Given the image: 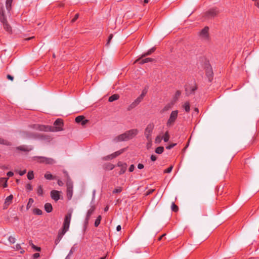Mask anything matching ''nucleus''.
I'll list each match as a JSON object with an SVG mask.
<instances>
[{"mask_svg":"<svg viewBox=\"0 0 259 259\" xmlns=\"http://www.w3.org/2000/svg\"><path fill=\"white\" fill-rule=\"evenodd\" d=\"M162 139V138L160 136H158L155 140V143L156 144H159L161 142V140Z\"/></svg>","mask_w":259,"mask_h":259,"instance_id":"obj_42","label":"nucleus"},{"mask_svg":"<svg viewBox=\"0 0 259 259\" xmlns=\"http://www.w3.org/2000/svg\"><path fill=\"white\" fill-rule=\"evenodd\" d=\"M157 159V157L155 155H152L151 156V160L154 161L156 160Z\"/></svg>","mask_w":259,"mask_h":259,"instance_id":"obj_55","label":"nucleus"},{"mask_svg":"<svg viewBox=\"0 0 259 259\" xmlns=\"http://www.w3.org/2000/svg\"><path fill=\"white\" fill-rule=\"evenodd\" d=\"M154 127L153 124H149L147 125L145 131V136L148 141L151 142V135Z\"/></svg>","mask_w":259,"mask_h":259,"instance_id":"obj_7","label":"nucleus"},{"mask_svg":"<svg viewBox=\"0 0 259 259\" xmlns=\"http://www.w3.org/2000/svg\"><path fill=\"white\" fill-rule=\"evenodd\" d=\"M89 122V120L87 119H84L81 122V124L82 125H84L86 123H87Z\"/></svg>","mask_w":259,"mask_h":259,"instance_id":"obj_50","label":"nucleus"},{"mask_svg":"<svg viewBox=\"0 0 259 259\" xmlns=\"http://www.w3.org/2000/svg\"><path fill=\"white\" fill-rule=\"evenodd\" d=\"M79 15L78 14H76L74 17V18L72 20L71 22H75L76 19L78 18Z\"/></svg>","mask_w":259,"mask_h":259,"instance_id":"obj_54","label":"nucleus"},{"mask_svg":"<svg viewBox=\"0 0 259 259\" xmlns=\"http://www.w3.org/2000/svg\"><path fill=\"white\" fill-rule=\"evenodd\" d=\"M33 202H34V201H33V199H32V198H29V199L28 202V203L27 204V206H26L27 209L29 208L31 206V205H32V203H33Z\"/></svg>","mask_w":259,"mask_h":259,"instance_id":"obj_36","label":"nucleus"},{"mask_svg":"<svg viewBox=\"0 0 259 259\" xmlns=\"http://www.w3.org/2000/svg\"><path fill=\"white\" fill-rule=\"evenodd\" d=\"M8 240L10 244H14L16 242V239L13 236H10Z\"/></svg>","mask_w":259,"mask_h":259,"instance_id":"obj_28","label":"nucleus"},{"mask_svg":"<svg viewBox=\"0 0 259 259\" xmlns=\"http://www.w3.org/2000/svg\"><path fill=\"white\" fill-rule=\"evenodd\" d=\"M114 167V165L112 164H110L109 165H108V168L109 169H113Z\"/></svg>","mask_w":259,"mask_h":259,"instance_id":"obj_57","label":"nucleus"},{"mask_svg":"<svg viewBox=\"0 0 259 259\" xmlns=\"http://www.w3.org/2000/svg\"><path fill=\"white\" fill-rule=\"evenodd\" d=\"M119 97V96L118 95H117V94H114V95H112L111 96H110L109 98L108 101L109 102H113V101L118 99Z\"/></svg>","mask_w":259,"mask_h":259,"instance_id":"obj_26","label":"nucleus"},{"mask_svg":"<svg viewBox=\"0 0 259 259\" xmlns=\"http://www.w3.org/2000/svg\"><path fill=\"white\" fill-rule=\"evenodd\" d=\"M140 101H139L138 100V99H136L127 108V110H131L133 109H134V108H135L138 105H139L140 104Z\"/></svg>","mask_w":259,"mask_h":259,"instance_id":"obj_19","label":"nucleus"},{"mask_svg":"<svg viewBox=\"0 0 259 259\" xmlns=\"http://www.w3.org/2000/svg\"><path fill=\"white\" fill-rule=\"evenodd\" d=\"M255 5L259 8V0H255Z\"/></svg>","mask_w":259,"mask_h":259,"instance_id":"obj_63","label":"nucleus"},{"mask_svg":"<svg viewBox=\"0 0 259 259\" xmlns=\"http://www.w3.org/2000/svg\"><path fill=\"white\" fill-rule=\"evenodd\" d=\"M45 178L47 180H52L54 179L53 175L49 172H47L45 175Z\"/></svg>","mask_w":259,"mask_h":259,"instance_id":"obj_32","label":"nucleus"},{"mask_svg":"<svg viewBox=\"0 0 259 259\" xmlns=\"http://www.w3.org/2000/svg\"><path fill=\"white\" fill-rule=\"evenodd\" d=\"M16 149L22 151H29L31 150H32V148H28L27 146L23 145V146H20L16 147Z\"/></svg>","mask_w":259,"mask_h":259,"instance_id":"obj_23","label":"nucleus"},{"mask_svg":"<svg viewBox=\"0 0 259 259\" xmlns=\"http://www.w3.org/2000/svg\"><path fill=\"white\" fill-rule=\"evenodd\" d=\"M39 256V254L38 253H35L33 254V258H36Z\"/></svg>","mask_w":259,"mask_h":259,"instance_id":"obj_61","label":"nucleus"},{"mask_svg":"<svg viewBox=\"0 0 259 259\" xmlns=\"http://www.w3.org/2000/svg\"><path fill=\"white\" fill-rule=\"evenodd\" d=\"M114 141L116 142H119V141H127V139L126 138V136L124 135V133L123 134H121L117 137H116L114 139Z\"/></svg>","mask_w":259,"mask_h":259,"instance_id":"obj_21","label":"nucleus"},{"mask_svg":"<svg viewBox=\"0 0 259 259\" xmlns=\"http://www.w3.org/2000/svg\"><path fill=\"white\" fill-rule=\"evenodd\" d=\"M13 0H7L6 7L0 6V21L4 29L9 33L12 32V28L7 21V18L10 17Z\"/></svg>","mask_w":259,"mask_h":259,"instance_id":"obj_1","label":"nucleus"},{"mask_svg":"<svg viewBox=\"0 0 259 259\" xmlns=\"http://www.w3.org/2000/svg\"><path fill=\"white\" fill-rule=\"evenodd\" d=\"M143 98H144V97H142V96H140L139 97H138L137 98V99H138V100L139 101H140V102H141L143 100Z\"/></svg>","mask_w":259,"mask_h":259,"instance_id":"obj_59","label":"nucleus"},{"mask_svg":"<svg viewBox=\"0 0 259 259\" xmlns=\"http://www.w3.org/2000/svg\"><path fill=\"white\" fill-rule=\"evenodd\" d=\"M95 209V206L94 205H93L91 206V208L88 210V211L87 213L86 218H85V222H84L85 224L87 225L88 224V222L90 218V217L91 216V215L94 211Z\"/></svg>","mask_w":259,"mask_h":259,"instance_id":"obj_10","label":"nucleus"},{"mask_svg":"<svg viewBox=\"0 0 259 259\" xmlns=\"http://www.w3.org/2000/svg\"><path fill=\"white\" fill-rule=\"evenodd\" d=\"M153 60V59L152 58H146L145 59H143L142 60L140 63V64H144V63H148V62H151Z\"/></svg>","mask_w":259,"mask_h":259,"instance_id":"obj_29","label":"nucleus"},{"mask_svg":"<svg viewBox=\"0 0 259 259\" xmlns=\"http://www.w3.org/2000/svg\"><path fill=\"white\" fill-rule=\"evenodd\" d=\"M0 144H4V145H10L11 143L3 139L0 138Z\"/></svg>","mask_w":259,"mask_h":259,"instance_id":"obj_37","label":"nucleus"},{"mask_svg":"<svg viewBox=\"0 0 259 259\" xmlns=\"http://www.w3.org/2000/svg\"><path fill=\"white\" fill-rule=\"evenodd\" d=\"M26 189L29 191H31L32 190V187L30 184H28L26 185Z\"/></svg>","mask_w":259,"mask_h":259,"instance_id":"obj_48","label":"nucleus"},{"mask_svg":"<svg viewBox=\"0 0 259 259\" xmlns=\"http://www.w3.org/2000/svg\"><path fill=\"white\" fill-rule=\"evenodd\" d=\"M66 175L67 176V181L66 182L67 187V196L69 199H71L73 195V183L68 177L67 174Z\"/></svg>","mask_w":259,"mask_h":259,"instance_id":"obj_5","label":"nucleus"},{"mask_svg":"<svg viewBox=\"0 0 259 259\" xmlns=\"http://www.w3.org/2000/svg\"><path fill=\"white\" fill-rule=\"evenodd\" d=\"M26 172V170H24L23 171H20L19 172V175L20 176H23V175H24L25 173Z\"/></svg>","mask_w":259,"mask_h":259,"instance_id":"obj_62","label":"nucleus"},{"mask_svg":"<svg viewBox=\"0 0 259 259\" xmlns=\"http://www.w3.org/2000/svg\"><path fill=\"white\" fill-rule=\"evenodd\" d=\"M164 148L163 147H158L155 150V152L157 154H161L163 152Z\"/></svg>","mask_w":259,"mask_h":259,"instance_id":"obj_30","label":"nucleus"},{"mask_svg":"<svg viewBox=\"0 0 259 259\" xmlns=\"http://www.w3.org/2000/svg\"><path fill=\"white\" fill-rule=\"evenodd\" d=\"M138 168H139V169H142V168H144V165L143 164L139 163L138 165Z\"/></svg>","mask_w":259,"mask_h":259,"instance_id":"obj_58","label":"nucleus"},{"mask_svg":"<svg viewBox=\"0 0 259 259\" xmlns=\"http://www.w3.org/2000/svg\"><path fill=\"white\" fill-rule=\"evenodd\" d=\"M54 125V126H51L38 124L35 125V128L39 131L52 132H59L63 130L62 128L63 123L61 119H57L55 121Z\"/></svg>","mask_w":259,"mask_h":259,"instance_id":"obj_2","label":"nucleus"},{"mask_svg":"<svg viewBox=\"0 0 259 259\" xmlns=\"http://www.w3.org/2000/svg\"><path fill=\"white\" fill-rule=\"evenodd\" d=\"M8 180V178H2L0 179V184H2L3 185V187L4 188H6L7 187V181Z\"/></svg>","mask_w":259,"mask_h":259,"instance_id":"obj_27","label":"nucleus"},{"mask_svg":"<svg viewBox=\"0 0 259 259\" xmlns=\"http://www.w3.org/2000/svg\"><path fill=\"white\" fill-rule=\"evenodd\" d=\"M171 209L175 212H177L179 210L178 207L174 203H172L171 204Z\"/></svg>","mask_w":259,"mask_h":259,"instance_id":"obj_41","label":"nucleus"},{"mask_svg":"<svg viewBox=\"0 0 259 259\" xmlns=\"http://www.w3.org/2000/svg\"><path fill=\"white\" fill-rule=\"evenodd\" d=\"M32 159L33 160L37 161L40 163H44L48 164H53L56 163V161L54 159L49 157L34 156Z\"/></svg>","mask_w":259,"mask_h":259,"instance_id":"obj_3","label":"nucleus"},{"mask_svg":"<svg viewBox=\"0 0 259 259\" xmlns=\"http://www.w3.org/2000/svg\"><path fill=\"white\" fill-rule=\"evenodd\" d=\"M72 210H70L65 217L63 224V229L68 230L69 227L70 222L72 215Z\"/></svg>","mask_w":259,"mask_h":259,"instance_id":"obj_8","label":"nucleus"},{"mask_svg":"<svg viewBox=\"0 0 259 259\" xmlns=\"http://www.w3.org/2000/svg\"><path fill=\"white\" fill-rule=\"evenodd\" d=\"M30 245L32 246V247L33 248H34V249H35L36 250H37V251H40V247H36V246H35L32 243H30Z\"/></svg>","mask_w":259,"mask_h":259,"instance_id":"obj_47","label":"nucleus"},{"mask_svg":"<svg viewBox=\"0 0 259 259\" xmlns=\"http://www.w3.org/2000/svg\"><path fill=\"white\" fill-rule=\"evenodd\" d=\"M15 249L17 250H20L21 249V246H20V244H17L15 247Z\"/></svg>","mask_w":259,"mask_h":259,"instance_id":"obj_49","label":"nucleus"},{"mask_svg":"<svg viewBox=\"0 0 259 259\" xmlns=\"http://www.w3.org/2000/svg\"><path fill=\"white\" fill-rule=\"evenodd\" d=\"M121 191H122L121 187H118V188H116L113 191V193H120Z\"/></svg>","mask_w":259,"mask_h":259,"instance_id":"obj_45","label":"nucleus"},{"mask_svg":"<svg viewBox=\"0 0 259 259\" xmlns=\"http://www.w3.org/2000/svg\"><path fill=\"white\" fill-rule=\"evenodd\" d=\"M218 13V11L215 9H211L206 13V16L208 17L212 18L215 16Z\"/></svg>","mask_w":259,"mask_h":259,"instance_id":"obj_15","label":"nucleus"},{"mask_svg":"<svg viewBox=\"0 0 259 259\" xmlns=\"http://www.w3.org/2000/svg\"><path fill=\"white\" fill-rule=\"evenodd\" d=\"M135 169V166L134 164H132L130 166V168H129V171L132 172Z\"/></svg>","mask_w":259,"mask_h":259,"instance_id":"obj_53","label":"nucleus"},{"mask_svg":"<svg viewBox=\"0 0 259 259\" xmlns=\"http://www.w3.org/2000/svg\"><path fill=\"white\" fill-rule=\"evenodd\" d=\"M169 139V136L168 133L167 132H166L165 133V135L163 137V140L165 142H166L168 141Z\"/></svg>","mask_w":259,"mask_h":259,"instance_id":"obj_39","label":"nucleus"},{"mask_svg":"<svg viewBox=\"0 0 259 259\" xmlns=\"http://www.w3.org/2000/svg\"><path fill=\"white\" fill-rule=\"evenodd\" d=\"M101 218H102L101 216L99 215L96 220L95 222V226L96 227H98L99 225L101 220Z\"/></svg>","mask_w":259,"mask_h":259,"instance_id":"obj_33","label":"nucleus"},{"mask_svg":"<svg viewBox=\"0 0 259 259\" xmlns=\"http://www.w3.org/2000/svg\"><path fill=\"white\" fill-rule=\"evenodd\" d=\"M196 89H197L196 87H193L190 88V90H189V87H187L186 88V94L189 95L191 94L194 93V92L196 90Z\"/></svg>","mask_w":259,"mask_h":259,"instance_id":"obj_22","label":"nucleus"},{"mask_svg":"<svg viewBox=\"0 0 259 259\" xmlns=\"http://www.w3.org/2000/svg\"><path fill=\"white\" fill-rule=\"evenodd\" d=\"M84 117L83 116H78L76 117L75 121L77 123H80L84 119Z\"/></svg>","mask_w":259,"mask_h":259,"instance_id":"obj_31","label":"nucleus"},{"mask_svg":"<svg viewBox=\"0 0 259 259\" xmlns=\"http://www.w3.org/2000/svg\"><path fill=\"white\" fill-rule=\"evenodd\" d=\"M27 178L29 180H32L34 178L33 171H29L27 174Z\"/></svg>","mask_w":259,"mask_h":259,"instance_id":"obj_35","label":"nucleus"},{"mask_svg":"<svg viewBox=\"0 0 259 259\" xmlns=\"http://www.w3.org/2000/svg\"><path fill=\"white\" fill-rule=\"evenodd\" d=\"M123 152V150L122 149V150H120L119 151H116L115 152H114V153L111 154V155H109L108 156H107L106 157V158H105L106 160H108V159H113L115 157H116V156L119 155L120 154H121L122 152Z\"/></svg>","mask_w":259,"mask_h":259,"instance_id":"obj_14","label":"nucleus"},{"mask_svg":"<svg viewBox=\"0 0 259 259\" xmlns=\"http://www.w3.org/2000/svg\"><path fill=\"white\" fill-rule=\"evenodd\" d=\"M178 111L177 110L172 111L170 115L169 118H168L166 125L167 126H171L174 125L175 121L176 120L178 117Z\"/></svg>","mask_w":259,"mask_h":259,"instance_id":"obj_6","label":"nucleus"},{"mask_svg":"<svg viewBox=\"0 0 259 259\" xmlns=\"http://www.w3.org/2000/svg\"><path fill=\"white\" fill-rule=\"evenodd\" d=\"M180 95H181V92L180 91H178L176 93L175 98L176 99H178L179 98V97L180 96Z\"/></svg>","mask_w":259,"mask_h":259,"instance_id":"obj_52","label":"nucleus"},{"mask_svg":"<svg viewBox=\"0 0 259 259\" xmlns=\"http://www.w3.org/2000/svg\"><path fill=\"white\" fill-rule=\"evenodd\" d=\"M172 104H168L165 105L164 108L161 110L160 112L163 113L164 112L169 110L171 109Z\"/></svg>","mask_w":259,"mask_h":259,"instance_id":"obj_25","label":"nucleus"},{"mask_svg":"<svg viewBox=\"0 0 259 259\" xmlns=\"http://www.w3.org/2000/svg\"><path fill=\"white\" fill-rule=\"evenodd\" d=\"M117 166L120 167V170L119 171L120 175L123 174L125 172L127 168V164L125 163L119 161L117 163Z\"/></svg>","mask_w":259,"mask_h":259,"instance_id":"obj_12","label":"nucleus"},{"mask_svg":"<svg viewBox=\"0 0 259 259\" xmlns=\"http://www.w3.org/2000/svg\"><path fill=\"white\" fill-rule=\"evenodd\" d=\"M184 108L186 112H189L190 110V104L188 102H186L184 105Z\"/></svg>","mask_w":259,"mask_h":259,"instance_id":"obj_34","label":"nucleus"},{"mask_svg":"<svg viewBox=\"0 0 259 259\" xmlns=\"http://www.w3.org/2000/svg\"><path fill=\"white\" fill-rule=\"evenodd\" d=\"M75 248L74 247H72L71 248V250H70L68 256H67V257L65 259H67L69 255H71L73 253V252L75 251Z\"/></svg>","mask_w":259,"mask_h":259,"instance_id":"obj_46","label":"nucleus"},{"mask_svg":"<svg viewBox=\"0 0 259 259\" xmlns=\"http://www.w3.org/2000/svg\"><path fill=\"white\" fill-rule=\"evenodd\" d=\"M155 50V48H152V49H150V50H149L147 52H146V53H145L143 54L141 56V58H139V59H138L136 60L134 62V64H135V63H137V62L138 61H139V60H141V59L142 58H143V57H145L147 56H148V55H150L151 54H152L153 52H154Z\"/></svg>","mask_w":259,"mask_h":259,"instance_id":"obj_17","label":"nucleus"},{"mask_svg":"<svg viewBox=\"0 0 259 259\" xmlns=\"http://www.w3.org/2000/svg\"><path fill=\"white\" fill-rule=\"evenodd\" d=\"M51 195L52 199L57 201L60 198V192L56 190H53L51 192Z\"/></svg>","mask_w":259,"mask_h":259,"instance_id":"obj_13","label":"nucleus"},{"mask_svg":"<svg viewBox=\"0 0 259 259\" xmlns=\"http://www.w3.org/2000/svg\"><path fill=\"white\" fill-rule=\"evenodd\" d=\"M14 175L13 172L12 171H9L7 173V175L9 176V177H12Z\"/></svg>","mask_w":259,"mask_h":259,"instance_id":"obj_64","label":"nucleus"},{"mask_svg":"<svg viewBox=\"0 0 259 259\" xmlns=\"http://www.w3.org/2000/svg\"><path fill=\"white\" fill-rule=\"evenodd\" d=\"M147 91H148V87H146L143 90H142V94H141L140 96L144 97L146 95V94H147Z\"/></svg>","mask_w":259,"mask_h":259,"instance_id":"obj_40","label":"nucleus"},{"mask_svg":"<svg viewBox=\"0 0 259 259\" xmlns=\"http://www.w3.org/2000/svg\"><path fill=\"white\" fill-rule=\"evenodd\" d=\"M112 37H113V35L112 34H110L109 35V38H108V41H107V45H108L109 44V42L110 41V40H111Z\"/></svg>","mask_w":259,"mask_h":259,"instance_id":"obj_56","label":"nucleus"},{"mask_svg":"<svg viewBox=\"0 0 259 259\" xmlns=\"http://www.w3.org/2000/svg\"><path fill=\"white\" fill-rule=\"evenodd\" d=\"M66 232H67V230L63 229L62 232L59 233L58 237L56 239L55 241L56 245H57L59 243V242L60 241L61 238H62L63 236Z\"/></svg>","mask_w":259,"mask_h":259,"instance_id":"obj_18","label":"nucleus"},{"mask_svg":"<svg viewBox=\"0 0 259 259\" xmlns=\"http://www.w3.org/2000/svg\"><path fill=\"white\" fill-rule=\"evenodd\" d=\"M138 134L137 130H132L128 131L124 133L125 136H126V138L127 140L132 139Z\"/></svg>","mask_w":259,"mask_h":259,"instance_id":"obj_9","label":"nucleus"},{"mask_svg":"<svg viewBox=\"0 0 259 259\" xmlns=\"http://www.w3.org/2000/svg\"><path fill=\"white\" fill-rule=\"evenodd\" d=\"M7 78H8L9 79H10V80H12V81H13V79H14V77H13L12 75H7Z\"/></svg>","mask_w":259,"mask_h":259,"instance_id":"obj_60","label":"nucleus"},{"mask_svg":"<svg viewBox=\"0 0 259 259\" xmlns=\"http://www.w3.org/2000/svg\"><path fill=\"white\" fill-rule=\"evenodd\" d=\"M17 137L18 138L22 140L31 138H35L36 137L35 135L34 134L27 131L20 132L18 134Z\"/></svg>","mask_w":259,"mask_h":259,"instance_id":"obj_4","label":"nucleus"},{"mask_svg":"<svg viewBox=\"0 0 259 259\" xmlns=\"http://www.w3.org/2000/svg\"><path fill=\"white\" fill-rule=\"evenodd\" d=\"M206 75L208 77L209 80L210 81L212 78V75H213L212 70L211 67H207V68L206 69Z\"/></svg>","mask_w":259,"mask_h":259,"instance_id":"obj_20","label":"nucleus"},{"mask_svg":"<svg viewBox=\"0 0 259 259\" xmlns=\"http://www.w3.org/2000/svg\"><path fill=\"white\" fill-rule=\"evenodd\" d=\"M45 209L47 212H50L52 210V206L51 203H47L45 205Z\"/></svg>","mask_w":259,"mask_h":259,"instance_id":"obj_24","label":"nucleus"},{"mask_svg":"<svg viewBox=\"0 0 259 259\" xmlns=\"http://www.w3.org/2000/svg\"><path fill=\"white\" fill-rule=\"evenodd\" d=\"M208 27H205L200 32V36L204 39H207L208 38Z\"/></svg>","mask_w":259,"mask_h":259,"instance_id":"obj_11","label":"nucleus"},{"mask_svg":"<svg viewBox=\"0 0 259 259\" xmlns=\"http://www.w3.org/2000/svg\"><path fill=\"white\" fill-rule=\"evenodd\" d=\"M33 213L35 214L41 215L42 214V211L38 208H35L33 209Z\"/></svg>","mask_w":259,"mask_h":259,"instance_id":"obj_38","label":"nucleus"},{"mask_svg":"<svg viewBox=\"0 0 259 259\" xmlns=\"http://www.w3.org/2000/svg\"><path fill=\"white\" fill-rule=\"evenodd\" d=\"M172 168H173V166L171 165L168 168L164 170V173H170L171 171Z\"/></svg>","mask_w":259,"mask_h":259,"instance_id":"obj_43","label":"nucleus"},{"mask_svg":"<svg viewBox=\"0 0 259 259\" xmlns=\"http://www.w3.org/2000/svg\"><path fill=\"white\" fill-rule=\"evenodd\" d=\"M176 145V144H172L167 146L166 148L167 149H170L171 148H173Z\"/></svg>","mask_w":259,"mask_h":259,"instance_id":"obj_51","label":"nucleus"},{"mask_svg":"<svg viewBox=\"0 0 259 259\" xmlns=\"http://www.w3.org/2000/svg\"><path fill=\"white\" fill-rule=\"evenodd\" d=\"M37 194L39 195H42L43 193V190L42 187L40 186L37 189Z\"/></svg>","mask_w":259,"mask_h":259,"instance_id":"obj_44","label":"nucleus"},{"mask_svg":"<svg viewBox=\"0 0 259 259\" xmlns=\"http://www.w3.org/2000/svg\"><path fill=\"white\" fill-rule=\"evenodd\" d=\"M13 198V196L12 195H10L6 198L4 203V208H7L8 206L12 203Z\"/></svg>","mask_w":259,"mask_h":259,"instance_id":"obj_16","label":"nucleus"}]
</instances>
